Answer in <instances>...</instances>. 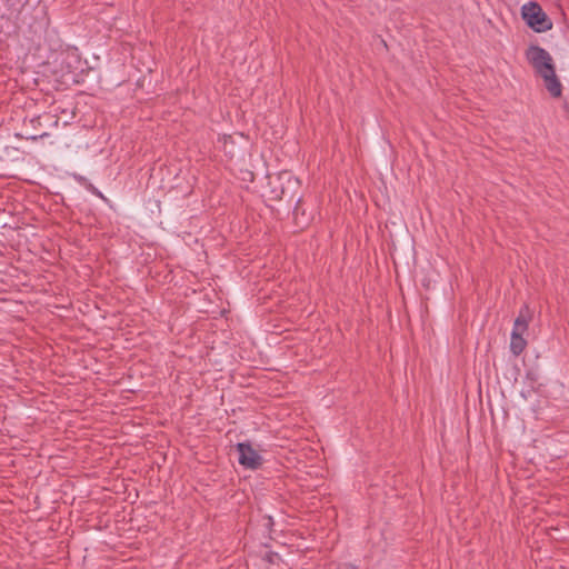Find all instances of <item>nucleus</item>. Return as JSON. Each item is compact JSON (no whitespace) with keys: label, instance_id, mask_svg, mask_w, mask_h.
<instances>
[{"label":"nucleus","instance_id":"obj_1","mask_svg":"<svg viewBox=\"0 0 569 569\" xmlns=\"http://www.w3.org/2000/svg\"><path fill=\"white\" fill-rule=\"evenodd\" d=\"M526 58L535 73L543 80L550 96L553 98L561 97L562 84L556 74V66L551 54L546 49L531 44L526 50Z\"/></svg>","mask_w":569,"mask_h":569},{"label":"nucleus","instance_id":"obj_2","mask_svg":"<svg viewBox=\"0 0 569 569\" xmlns=\"http://www.w3.org/2000/svg\"><path fill=\"white\" fill-rule=\"evenodd\" d=\"M531 320V312L528 306H523L518 317L515 320L513 328L511 331L510 339V351L513 356H520L527 347V341L523 335L528 330L529 322Z\"/></svg>","mask_w":569,"mask_h":569},{"label":"nucleus","instance_id":"obj_3","mask_svg":"<svg viewBox=\"0 0 569 569\" xmlns=\"http://www.w3.org/2000/svg\"><path fill=\"white\" fill-rule=\"evenodd\" d=\"M521 17L536 32H546L552 29V21L536 1H529L521 7Z\"/></svg>","mask_w":569,"mask_h":569},{"label":"nucleus","instance_id":"obj_4","mask_svg":"<svg viewBox=\"0 0 569 569\" xmlns=\"http://www.w3.org/2000/svg\"><path fill=\"white\" fill-rule=\"evenodd\" d=\"M237 451L239 455V463L251 470H256L261 467L263 459L262 457L251 447L248 442H240L237 445Z\"/></svg>","mask_w":569,"mask_h":569},{"label":"nucleus","instance_id":"obj_5","mask_svg":"<svg viewBox=\"0 0 569 569\" xmlns=\"http://www.w3.org/2000/svg\"><path fill=\"white\" fill-rule=\"evenodd\" d=\"M73 179H76L77 181H79L80 183L86 186L92 193H94V194H97L99 197H102V194L91 183L87 182L84 177L73 174Z\"/></svg>","mask_w":569,"mask_h":569},{"label":"nucleus","instance_id":"obj_6","mask_svg":"<svg viewBox=\"0 0 569 569\" xmlns=\"http://www.w3.org/2000/svg\"><path fill=\"white\" fill-rule=\"evenodd\" d=\"M77 63H78L79 66H74V64H73V71H74L76 69H80V73H83L86 70H89V69H90L88 66L83 67V64H81L80 59L77 61ZM84 64H87V62H84Z\"/></svg>","mask_w":569,"mask_h":569},{"label":"nucleus","instance_id":"obj_7","mask_svg":"<svg viewBox=\"0 0 569 569\" xmlns=\"http://www.w3.org/2000/svg\"><path fill=\"white\" fill-rule=\"evenodd\" d=\"M47 133L46 132H41V133H34V134H31L28 137V139H31V140H37L38 138H43L46 137Z\"/></svg>","mask_w":569,"mask_h":569},{"label":"nucleus","instance_id":"obj_8","mask_svg":"<svg viewBox=\"0 0 569 569\" xmlns=\"http://www.w3.org/2000/svg\"><path fill=\"white\" fill-rule=\"evenodd\" d=\"M30 122H31L32 124H36V123H37V124H40V118H33V119H31V120H30Z\"/></svg>","mask_w":569,"mask_h":569},{"label":"nucleus","instance_id":"obj_9","mask_svg":"<svg viewBox=\"0 0 569 569\" xmlns=\"http://www.w3.org/2000/svg\"><path fill=\"white\" fill-rule=\"evenodd\" d=\"M73 81H74V82H77V83H79V82H81V81H82V79H81V78H79V77L77 76L76 78H73Z\"/></svg>","mask_w":569,"mask_h":569},{"label":"nucleus","instance_id":"obj_10","mask_svg":"<svg viewBox=\"0 0 569 569\" xmlns=\"http://www.w3.org/2000/svg\"><path fill=\"white\" fill-rule=\"evenodd\" d=\"M298 210H299V206L297 204V207L295 208L293 213L297 214Z\"/></svg>","mask_w":569,"mask_h":569},{"label":"nucleus","instance_id":"obj_11","mask_svg":"<svg viewBox=\"0 0 569 569\" xmlns=\"http://www.w3.org/2000/svg\"><path fill=\"white\" fill-rule=\"evenodd\" d=\"M349 569H357V567H355V566H349Z\"/></svg>","mask_w":569,"mask_h":569}]
</instances>
